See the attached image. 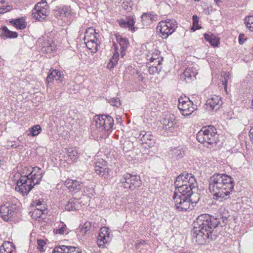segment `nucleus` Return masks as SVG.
<instances>
[{
  "label": "nucleus",
  "mask_w": 253,
  "mask_h": 253,
  "mask_svg": "<svg viewBox=\"0 0 253 253\" xmlns=\"http://www.w3.org/2000/svg\"><path fill=\"white\" fill-rule=\"evenodd\" d=\"M118 23L119 26L124 28H128L131 31L135 30L134 19L132 16H128L126 17V19H120L118 20Z\"/></svg>",
  "instance_id": "nucleus-16"
},
{
  "label": "nucleus",
  "mask_w": 253,
  "mask_h": 253,
  "mask_svg": "<svg viewBox=\"0 0 253 253\" xmlns=\"http://www.w3.org/2000/svg\"><path fill=\"white\" fill-rule=\"evenodd\" d=\"M18 169V174L21 175L20 177H29L33 172V168L30 166H21Z\"/></svg>",
  "instance_id": "nucleus-28"
},
{
  "label": "nucleus",
  "mask_w": 253,
  "mask_h": 253,
  "mask_svg": "<svg viewBox=\"0 0 253 253\" xmlns=\"http://www.w3.org/2000/svg\"><path fill=\"white\" fill-rule=\"evenodd\" d=\"M138 138L140 139L142 144L145 143L148 147H150L154 143L153 136L150 132L141 131L139 133Z\"/></svg>",
  "instance_id": "nucleus-18"
},
{
  "label": "nucleus",
  "mask_w": 253,
  "mask_h": 253,
  "mask_svg": "<svg viewBox=\"0 0 253 253\" xmlns=\"http://www.w3.org/2000/svg\"><path fill=\"white\" fill-rule=\"evenodd\" d=\"M192 76H194V74L192 75V73L191 72L190 69H187L184 71L183 74L181 75V78H184L186 82H188L187 79H191Z\"/></svg>",
  "instance_id": "nucleus-41"
},
{
  "label": "nucleus",
  "mask_w": 253,
  "mask_h": 253,
  "mask_svg": "<svg viewBox=\"0 0 253 253\" xmlns=\"http://www.w3.org/2000/svg\"><path fill=\"white\" fill-rule=\"evenodd\" d=\"M54 11V15L56 17L65 16L68 17L71 15V9L70 6H63L62 7H57Z\"/></svg>",
  "instance_id": "nucleus-21"
},
{
  "label": "nucleus",
  "mask_w": 253,
  "mask_h": 253,
  "mask_svg": "<svg viewBox=\"0 0 253 253\" xmlns=\"http://www.w3.org/2000/svg\"><path fill=\"white\" fill-rule=\"evenodd\" d=\"M109 229L106 227H102L97 238V245L99 248H103L106 244L110 241Z\"/></svg>",
  "instance_id": "nucleus-13"
},
{
  "label": "nucleus",
  "mask_w": 253,
  "mask_h": 253,
  "mask_svg": "<svg viewBox=\"0 0 253 253\" xmlns=\"http://www.w3.org/2000/svg\"><path fill=\"white\" fill-rule=\"evenodd\" d=\"M175 207L179 211H185L190 208L191 204L197 203L199 199L187 193H179L175 191L173 195Z\"/></svg>",
  "instance_id": "nucleus-4"
},
{
  "label": "nucleus",
  "mask_w": 253,
  "mask_h": 253,
  "mask_svg": "<svg viewBox=\"0 0 253 253\" xmlns=\"http://www.w3.org/2000/svg\"><path fill=\"white\" fill-rule=\"evenodd\" d=\"M170 155L172 158L178 160L184 156L185 151L180 147H175L170 150Z\"/></svg>",
  "instance_id": "nucleus-25"
},
{
  "label": "nucleus",
  "mask_w": 253,
  "mask_h": 253,
  "mask_svg": "<svg viewBox=\"0 0 253 253\" xmlns=\"http://www.w3.org/2000/svg\"><path fill=\"white\" fill-rule=\"evenodd\" d=\"M33 172L35 174L36 176L38 177V179H42V171L41 169L39 167H35L33 168Z\"/></svg>",
  "instance_id": "nucleus-44"
},
{
  "label": "nucleus",
  "mask_w": 253,
  "mask_h": 253,
  "mask_svg": "<svg viewBox=\"0 0 253 253\" xmlns=\"http://www.w3.org/2000/svg\"><path fill=\"white\" fill-rule=\"evenodd\" d=\"M114 46L115 47V50L116 53L114 54V55L111 58H110L109 62L107 64V67L109 69L113 68L115 67V66L117 64L119 57V54L118 52L119 47L117 45V44L115 43H114Z\"/></svg>",
  "instance_id": "nucleus-23"
},
{
  "label": "nucleus",
  "mask_w": 253,
  "mask_h": 253,
  "mask_svg": "<svg viewBox=\"0 0 253 253\" xmlns=\"http://www.w3.org/2000/svg\"><path fill=\"white\" fill-rule=\"evenodd\" d=\"M109 103L113 106L119 107L121 105L120 100L119 98H113L108 100Z\"/></svg>",
  "instance_id": "nucleus-45"
},
{
  "label": "nucleus",
  "mask_w": 253,
  "mask_h": 253,
  "mask_svg": "<svg viewBox=\"0 0 253 253\" xmlns=\"http://www.w3.org/2000/svg\"><path fill=\"white\" fill-rule=\"evenodd\" d=\"M54 47L52 45L51 42H45L42 45V51L48 53H51L53 50Z\"/></svg>",
  "instance_id": "nucleus-36"
},
{
  "label": "nucleus",
  "mask_w": 253,
  "mask_h": 253,
  "mask_svg": "<svg viewBox=\"0 0 253 253\" xmlns=\"http://www.w3.org/2000/svg\"><path fill=\"white\" fill-rule=\"evenodd\" d=\"M44 204V202L43 201H41L40 200H35L33 201L32 206L33 207H35L36 209L38 208V207H40L42 204Z\"/></svg>",
  "instance_id": "nucleus-51"
},
{
  "label": "nucleus",
  "mask_w": 253,
  "mask_h": 253,
  "mask_svg": "<svg viewBox=\"0 0 253 253\" xmlns=\"http://www.w3.org/2000/svg\"><path fill=\"white\" fill-rule=\"evenodd\" d=\"M33 182L29 177H20L17 181L15 190L22 193L23 196L27 195L34 186Z\"/></svg>",
  "instance_id": "nucleus-11"
},
{
  "label": "nucleus",
  "mask_w": 253,
  "mask_h": 253,
  "mask_svg": "<svg viewBox=\"0 0 253 253\" xmlns=\"http://www.w3.org/2000/svg\"><path fill=\"white\" fill-rule=\"evenodd\" d=\"M179 253H194L190 251H186V252H180Z\"/></svg>",
  "instance_id": "nucleus-64"
},
{
  "label": "nucleus",
  "mask_w": 253,
  "mask_h": 253,
  "mask_svg": "<svg viewBox=\"0 0 253 253\" xmlns=\"http://www.w3.org/2000/svg\"><path fill=\"white\" fill-rule=\"evenodd\" d=\"M67 248L66 252L68 253H75L76 252H80L79 249L77 250V248L73 246H66Z\"/></svg>",
  "instance_id": "nucleus-52"
},
{
  "label": "nucleus",
  "mask_w": 253,
  "mask_h": 253,
  "mask_svg": "<svg viewBox=\"0 0 253 253\" xmlns=\"http://www.w3.org/2000/svg\"><path fill=\"white\" fill-rule=\"evenodd\" d=\"M249 133L250 135H252L253 136V127L251 128Z\"/></svg>",
  "instance_id": "nucleus-60"
},
{
  "label": "nucleus",
  "mask_w": 253,
  "mask_h": 253,
  "mask_svg": "<svg viewBox=\"0 0 253 253\" xmlns=\"http://www.w3.org/2000/svg\"><path fill=\"white\" fill-rule=\"evenodd\" d=\"M0 30L2 31L0 36L2 39H14L18 37L17 32L8 30L6 26H2Z\"/></svg>",
  "instance_id": "nucleus-20"
},
{
  "label": "nucleus",
  "mask_w": 253,
  "mask_h": 253,
  "mask_svg": "<svg viewBox=\"0 0 253 253\" xmlns=\"http://www.w3.org/2000/svg\"><path fill=\"white\" fill-rule=\"evenodd\" d=\"M121 183L124 188L134 190L140 186L141 180L139 176L132 175L128 173H125L121 179Z\"/></svg>",
  "instance_id": "nucleus-8"
},
{
  "label": "nucleus",
  "mask_w": 253,
  "mask_h": 253,
  "mask_svg": "<svg viewBox=\"0 0 253 253\" xmlns=\"http://www.w3.org/2000/svg\"><path fill=\"white\" fill-rule=\"evenodd\" d=\"M67 227L66 225L62 222H61L58 228H54L53 232L56 234L63 235L67 232Z\"/></svg>",
  "instance_id": "nucleus-33"
},
{
  "label": "nucleus",
  "mask_w": 253,
  "mask_h": 253,
  "mask_svg": "<svg viewBox=\"0 0 253 253\" xmlns=\"http://www.w3.org/2000/svg\"><path fill=\"white\" fill-rule=\"evenodd\" d=\"M64 184L70 191L75 192L80 190L82 187V182L70 179H67Z\"/></svg>",
  "instance_id": "nucleus-17"
},
{
  "label": "nucleus",
  "mask_w": 253,
  "mask_h": 253,
  "mask_svg": "<svg viewBox=\"0 0 253 253\" xmlns=\"http://www.w3.org/2000/svg\"><path fill=\"white\" fill-rule=\"evenodd\" d=\"M175 191L179 193H187L189 195H193L198 197L199 195L195 193L194 190L197 189V183L196 178L192 174L183 173L178 175L174 182Z\"/></svg>",
  "instance_id": "nucleus-3"
},
{
  "label": "nucleus",
  "mask_w": 253,
  "mask_h": 253,
  "mask_svg": "<svg viewBox=\"0 0 253 253\" xmlns=\"http://www.w3.org/2000/svg\"><path fill=\"white\" fill-rule=\"evenodd\" d=\"M221 97L217 95H212L207 100V109L216 111L222 104Z\"/></svg>",
  "instance_id": "nucleus-14"
},
{
  "label": "nucleus",
  "mask_w": 253,
  "mask_h": 253,
  "mask_svg": "<svg viewBox=\"0 0 253 253\" xmlns=\"http://www.w3.org/2000/svg\"><path fill=\"white\" fill-rule=\"evenodd\" d=\"M117 41L119 43L121 48L127 49L129 43L127 39L124 38L120 35L116 36Z\"/></svg>",
  "instance_id": "nucleus-32"
},
{
  "label": "nucleus",
  "mask_w": 253,
  "mask_h": 253,
  "mask_svg": "<svg viewBox=\"0 0 253 253\" xmlns=\"http://www.w3.org/2000/svg\"><path fill=\"white\" fill-rule=\"evenodd\" d=\"M95 126L101 130H111L114 125L113 118L106 115H96L94 118Z\"/></svg>",
  "instance_id": "nucleus-9"
},
{
  "label": "nucleus",
  "mask_w": 253,
  "mask_h": 253,
  "mask_svg": "<svg viewBox=\"0 0 253 253\" xmlns=\"http://www.w3.org/2000/svg\"><path fill=\"white\" fill-rule=\"evenodd\" d=\"M36 174H34L33 172L31 174L29 175L30 179L33 180V183H34V186L36 184H38L40 183V182L41 181L42 179H38V177H37Z\"/></svg>",
  "instance_id": "nucleus-48"
},
{
  "label": "nucleus",
  "mask_w": 253,
  "mask_h": 253,
  "mask_svg": "<svg viewBox=\"0 0 253 253\" xmlns=\"http://www.w3.org/2000/svg\"><path fill=\"white\" fill-rule=\"evenodd\" d=\"M39 3H42V4H45V5H46V0H42L41 2H39Z\"/></svg>",
  "instance_id": "nucleus-63"
},
{
  "label": "nucleus",
  "mask_w": 253,
  "mask_h": 253,
  "mask_svg": "<svg viewBox=\"0 0 253 253\" xmlns=\"http://www.w3.org/2000/svg\"><path fill=\"white\" fill-rule=\"evenodd\" d=\"M89 190H90V192L88 193V194L93 195V193H94V190L92 189H89Z\"/></svg>",
  "instance_id": "nucleus-61"
},
{
  "label": "nucleus",
  "mask_w": 253,
  "mask_h": 253,
  "mask_svg": "<svg viewBox=\"0 0 253 253\" xmlns=\"http://www.w3.org/2000/svg\"><path fill=\"white\" fill-rule=\"evenodd\" d=\"M150 62L154 63L153 64H157V65L161 64V61L158 58L154 57L153 56L149 59Z\"/></svg>",
  "instance_id": "nucleus-53"
},
{
  "label": "nucleus",
  "mask_w": 253,
  "mask_h": 253,
  "mask_svg": "<svg viewBox=\"0 0 253 253\" xmlns=\"http://www.w3.org/2000/svg\"><path fill=\"white\" fill-rule=\"evenodd\" d=\"M93 39H92V38H90L89 39H86V40H88L90 42H93V44L95 45V49L96 50L99 41L98 38L97 37V36L95 37H93Z\"/></svg>",
  "instance_id": "nucleus-49"
},
{
  "label": "nucleus",
  "mask_w": 253,
  "mask_h": 253,
  "mask_svg": "<svg viewBox=\"0 0 253 253\" xmlns=\"http://www.w3.org/2000/svg\"><path fill=\"white\" fill-rule=\"evenodd\" d=\"M11 9V6L9 5L2 6L0 7V14H3L7 11H9Z\"/></svg>",
  "instance_id": "nucleus-50"
},
{
  "label": "nucleus",
  "mask_w": 253,
  "mask_h": 253,
  "mask_svg": "<svg viewBox=\"0 0 253 253\" xmlns=\"http://www.w3.org/2000/svg\"><path fill=\"white\" fill-rule=\"evenodd\" d=\"M109 169L107 167V165L104 166H97L94 167V171L95 172L102 176L105 178H107L109 176Z\"/></svg>",
  "instance_id": "nucleus-24"
},
{
  "label": "nucleus",
  "mask_w": 253,
  "mask_h": 253,
  "mask_svg": "<svg viewBox=\"0 0 253 253\" xmlns=\"http://www.w3.org/2000/svg\"><path fill=\"white\" fill-rule=\"evenodd\" d=\"M43 207L44 208H46L45 205L44 204H43L41 206H40V207H38V209H41V208L43 209Z\"/></svg>",
  "instance_id": "nucleus-62"
},
{
  "label": "nucleus",
  "mask_w": 253,
  "mask_h": 253,
  "mask_svg": "<svg viewBox=\"0 0 253 253\" xmlns=\"http://www.w3.org/2000/svg\"><path fill=\"white\" fill-rule=\"evenodd\" d=\"M67 155L71 159H76L78 157V150L75 148H69L67 149Z\"/></svg>",
  "instance_id": "nucleus-37"
},
{
  "label": "nucleus",
  "mask_w": 253,
  "mask_h": 253,
  "mask_svg": "<svg viewBox=\"0 0 253 253\" xmlns=\"http://www.w3.org/2000/svg\"><path fill=\"white\" fill-rule=\"evenodd\" d=\"M176 121L173 115L164 118L162 121L163 129L169 132H173L176 127Z\"/></svg>",
  "instance_id": "nucleus-15"
},
{
  "label": "nucleus",
  "mask_w": 253,
  "mask_h": 253,
  "mask_svg": "<svg viewBox=\"0 0 253 253\" xmlns=\"http://www.w3.org/2000/svg\"><path fill=\"white\" fill-rule=\"evenodd\" d=\"M222 222L217 217L208 214H202L198 216L193 223L192 235L196 239V242L199 245L205 244L209 239L214 240L216 236L213 234L214 229L219 225L223 227L226 224V221L230 215L225 208L219 210Z\"/></svg>",
  "instance_id": "nucleus-1"
},
{
  "label": "nucleus",
  "mask_w": 253,
  "mask_h": 253,
  "mask_svg": "<svg viewBox=\"0 0 253 253\" xmlns=\"http://www.w3.org/2000/svg\"><path fill=\"white\" fill-rule=\"evenodd\" d=\"M245 23L246 25V27L251 31H253V16H250L246 18Z\"/></svg>",
  "instance_id": "nucleus-38"
},
{
  "label": "nucleus",
  "mask_w": 253,
  "mask_h": 253,
  "mask_svg": "<svg viewBox=\"0 0 253 253\" xmlns=\"http://www.w3.org/2000/svg\"><path fill=\"white\" fill-rule=\"evenodd\" d=\"M216 129L213 126H207L202 127L196 136L197 140L201 143L207 142L209 144H216L217 139Z\"/></svg>",
  "instance_id": "nucleus-5"
},
{
  "label": "nucleus",
  "mask_w": 253,
  "mask_h": 253,
  "mask_svg": "<svg viewBox=\"0 0 253 253\" xmlns=\"http://www.w3.org/2000/svg\"><path fill=\"white\" fill-rule=\"evenodd\" d=\"M204 38L207 41L210 42L211 45L214 47L217 46L219 43V40L213 34H205Z\"/></svg>",
  "instance_id": "nucleus-29"
},
{
  "label": "nucleus",
  "mask_w": 253,
  "mask_h": 253,
  "mask_svg": "<svg viewBox=\"0 0 253 253\" xmlns=\"http://www.w3.org/2000/svg\"><path fill=\"white\" fill-rule=\"evenodd\" d=\"M141 19L143 25L147 26L151 24L154 20V17L151 13H145L141 16Z\"/></svg>",
  "instance_id": "nucleus-31"
},
{
  "label": "nucleus",
  "mask_w": 253,
  "mask_h": 253,
  "mask_svg": "<svg viewBox=\"0 0 253 253\" xmlns=\"http://www.w3.org/2000/svg\"><path fill=\"white\" fill-rule=\"evenodd\" d=\"M80 207V204L78 200L76 198H72L66 204L65 208L67 211H73L78 210Z\"/></svg>",
  "instance_id": "nucleus-22"
},
{
  "label": "nucleus",
  "mask_w": 253,
  "mask_h": 253,
  "mask_svg": "<svg viewBox=\"0 0 253 253\" xmlns=\"http://www.w3.org/2000/svg\"><path fill=\"white\" fill-rule=\"evenodd\" d=\"M17 29L23 30L26 27L25 20L23 18H17L10 21Z\"/></svg>",
  "instance_id": "nucleus-30"
},
{
  "label": "nucleus",
  "mask_w": 253,
  "mask_h": 253,
  "mask_svg": "<svg viewBox=\"0 0 253 253\" xmlns=\"http://www.w3.org/2000/svg\"><path fill=\"white\" fill-rule=\"evenodd\" d=\"M67 249L66 246H60L55 247L52 253H67Z\"/></svg>",
  "instance_id": "nucleus-42"
},
{
  "label": "nucleus",
  "mask_w": 253,
  "mask_h": 253,
  "mask_svg": "<svg viewBox=\"0 0 253 253\" xmlns=\"http://www.w3.org/2000/svg\"><path fill=\"white\" fill-rule=\"evenodd\" d=\"M161 70V67H159L157 64H153L149 67V72L150 74H154L158 73Z\"/></svg>",
  "instance_id": "nucleus-40"
},
{
  "label": "nucleus",
  "mask_w": 253,
  "mask_h": 253,
  "mask_svg": "<svg viewBox=\"0 0 253 253\" xmlns=\"http://www.w3.org/2000/svg\"><path fill=\"white\" fill-rule=\"evenodd\" d=\"M247 40V38L245 37V36L243 34H240L239 36V42L241 44H243L244 43V42Z\"/></svg>",
  "instance_id": "nucleus-55"
},
{
  "label": "nucleus",
  "mask_w": 253,
  "mask_h": 253,
  "mask_svg": "<svg viewBox=\"0 0 253 253\" xmlns=\"http://www.w3.org/2000/svg\"><path fill=\"white\" fill-rule=\"evenodd\" d=\"M17 203L18 200L15 199L9 201L0 206V216L3 220L8 221L15 215L18 209Z\"/></svg>",
  "instance_id": "nucleus-7"
},
{
  "label": "nucleus",
  "mask_w": 253,
  "mask_h": 253,
  "mask_svg": "<svg viewBox=\"0 0 253 253\" xmlns=\"http://www.w3.org/2000/svg\"><path fill=\"white\" fill-rule=\"evenodd\" d=\"M233 178L226 174L216 173L209 179V189L216 200L229 199L233 190Z\"/></svg>",
  "instance_id": "nucleus-2"
},
{
  "label": "nucleus",
  "mask_w": 253,
  "mask_h": 253,
  "mask_svg": "<svg viewBox=\"0 0 253 253\" xmlns=\"http://www.w3.org/2000/svg\"><path fill=\"white\" fill-rule=\"evenodd\" d=\"M41 127L40 125H37L29 128V133L28 134V135H32L33 136H37L41 132Z\"/></svg>",
  "instance_id": "nucleus-34"
},
{
  "label": "nucleus",
  "mask_w": 253,
  "mask_h": 253,
  "mask_svg": "<svg viewBox=\"0 0 253 253\" xmlns=\"http://www.w3.org/2000/svg\"><path fill=\"white\" fill-rule=\"evenodd\" d=\"M85 43L86 44V47L89 49L91 50V49H93V48L95 49V45L93 44V43H92L93 42H90L88 40H86L85 41Z\"/></svg>",
  "instance_id": "nucleus-56"
},
{
  "label": "nucleus",
  "mask_w": 253,
  "mask_h": 253,
  "mask_svg": "<svg viewBox=\"0 0 253 253\" xmlns=\"http://www.w3.org/2000/svg\"><path fill=\"white\" fill-rule=\"evenodd\" d=\"M107 165V162L103 159L99 160L95 164V166H104Z\"/></svg>",
  "instance_id": "nucleus-58"
},
{
  "label": "nucleus",
  "mask_w": 253,
  "mask_h": 253,
  "mask_svg": "<svg viewBox=\"0 0 253 253\" xmlns=\"http://www.w3.org/2000/svg\"><path fill=\"white\" fill-rule=\"evenodd\" d=\"M97 34L98 33L96 32V31L94 29H93L92 27H89L86 30L85 32L84 40L85 41L86 39L95 37Z\"/></svg>",
  "instance_id": "nucleus-35"
},
{
  "label": "nucleus",
  "mask_w": 253,
  "mask_h": 253,
  "mask_svg": "<svg viewBox=\"0 0 253 253\" xmlns=\"http://www.w3.org/2000/svg\"><path fill=\"white\" fill-rule=\"evenodd\" d=\"M136 74L138 75L139 80L142 82H145L146 81V78L139 71H136Z\"/></svg>",
  "instance_id": "nucleus-57"
},
{
  "label": "nucleus",
  "mask_w": 253,
  "mask_h": 253,
  "mask_svg": "<svg viewBox=\"0 0 253 253\" xmlns=\"http://www.w3.org/2000/svg\"><path fill=\"white\" fill-rule=\"evenodd\" d=\"M177 27V24L174 19H167L161 21L157 26V32L160 33V37L167 39L169 35L172 34Z\"/></svg>",
  "instance_id": "nucleus-6"
},
{
  "label": "nucleus",
  "mask_w": 253,
  "mask_h": 253,
  "mask_svg": "<svg viewBox=\"0 0 253 253\" xmlns=\"http://www.w3.org/2000/svg\"><path fill=\"white\" fill-rule=\"evenodd\" d=\"M222 77L224 78V81H223V84L224 89L226 90L227 86V82L230 79V74L228 72H223L222 73Z\"/></svg>",
  "instance_id": "nucleus-43"
},
{
  "label": "nucleus",
  "mask_w": 253,
  "mask_h": 253,
  "mask_svg": "<svg viewBox=\"0 0 253 253\" xmlns=\"http://www.w3.org/2000/svg\"><path fill=\"white\" fill-rule=\"evenodd\" d=\"M47 5L42 6V3H37L32 10V15L36 20L42 21L46 16Z\"/></svg>",
  "instance_id": "nucleus-12"
},
{
  "label": "nucleus",
  "mask_w": 253,
  "mask_h": 253,
  "mask_svg": "<svg viewBox=\"0 0 253 253\" xmlns=\"http://www.w3.org/2000/svg\"><path fill=\"white\" fill-rule=\"evenodd\" d=\"M47 213V209L46 208H44L43 207V209H35L32 212L31 216L33 219L37 220L39 218H43L42 217L43 214Z\"/></svg>",
  "instance_id": "nucleus-27"
},
{
  "label": "nucleus",
  "mask_w": 253,
  "mask_h": 253,
  "mask_svg": "<svg viewBox=\"0 0 253 253\" xmlns=\"http://www.w3.org/2000/svg\"><path fill=\"white\" fill-rule=\"evenodd\" d=\"M0 250L1 253H14L15 248L13 246L11 243L8 242L3 243L2 246H0Z\"/></svg>",
  "instance_id": "nucleus-26"
},
{
  "label": "nucleus",
  "mask_w": 253,
  "mask_h": 253,
  "mask_svg": "<svg viewBox=\"0 0 253 253\" xmlns=\"http://www.w3.org/2000/svg\"><path fill=\"white\" fill-rule=\"evenodd\" d=\"M50 73L46 78V82L49 84L53 80L62 81L63 76L61 75V72L57 70H53L50 71Z\"/></svg>",
  "instance_id": "nucleus-19"
},
{
  "label": "nucleus",
  "mask_w": 253,
  "mask_h": 253,
  "mask_svg": "<svg viewBox=\"0 0 253 253\" xmlns=\"http://www.w3.org/2000/svg\"><path fill=\"white\" fill-rule=\"evenodd\" d=\"M192 20H193V27L191 29L193 31H195L196 30L201 29V27L198 24L199 17H198V16L197 15H194L192 17Z\"/></svg>",
  "instance_id": "nucleus-39"
},
{
  "label": "nucleus",
  "mask_w": 253,
  "mask_h": 253,
  "mask_svg": "<svg viewBox=\"0 0 253 253\" xmlns=\"http://www.w3.org/2000/svg\"><path fill=\"white\" fill-rule=\"evenodd\" d=\"M178 108L181 114L186 117L191 115L197 109L196 106H194L192 101L186 96L179 98Z\"/></svg>",
  "instance_id": "nucleus-10"
},
{
  "label": "nucleus",
  "mask_w": 253,
  "mask_h": 253,
  "mask_svg": "<svg viewBox=\"0 0 253 253\" xmlns=\"http://www.w3.org/2000/svg\"><path fill=\"white\" fill-rule=\"evenodd\" d=\"M37 244V249L41 252H42L44 251L43 247L46 244L45 241L42 239H38Z\"/></svg>",
  "instance_id": "nucleus-46"
},
{
  "label": "nucleus",
  "mask_w": 253,
  "mask_h": 253,
  "mask_svg": "<svg viewBox=\"0 0 253 253\" xmlns=\"http://www.w3.org/2000/svg\"><path fill=\"white\" fill-rule=\"evenodd\" d=\"M121 57H124V56L126 54V49L121 48Z\"/></svg>",
  "instance_id": "nucleus-59"
},
{
  "label": "nucleus",
  "mask_w": 253,
  "mask_h": 253,
  "mask_svg": "<svg viewBox=\"0 0 253 253\" xmlns=\"http://www.w3.org/2000/svg\"><path fill=\"white\" fill-rule=\"evenodd\" d=\"M140 151L143 154L147 153L149 152V149L146 148V146H144L143 144L141 143V145L139 147Z\"/></svg>",
  "instance_id": "nucleus-54"
},
{
  "label": "nucleus",
  "mask_w": 253,
  "mask_h": 253,
  "mask_svg": "<svg viewBox=\"0 0 253 253\" xmlns=\"http://www.w3.org/2000/svg\"><path fill=\"white\" fill-rule=\"evenodd\" d=\"M91 226V223L89 222H86L82 226L81 231L83 233L85 234L88 230H90Z\"/></svg>",
  "instance_id": "nucleus-47"
}]
</instances>
